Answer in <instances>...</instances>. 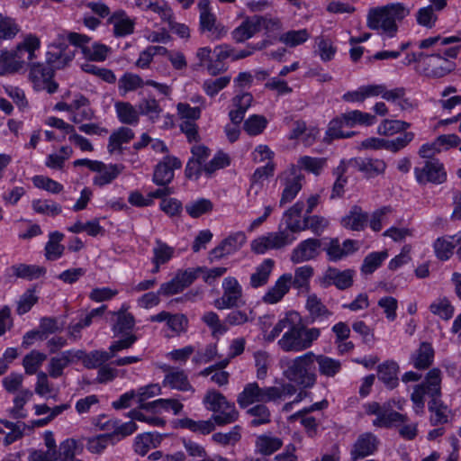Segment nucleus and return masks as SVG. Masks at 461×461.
Instances as JSON below:
<instances>
[{"mask_svg": "<svg viewBox=\"0 0 461 461\" xmlns=\"http://www.w3.org/2000/svg\"><path fill=\"white\" fill-rule=\"evenodd\" d=\"M409 14L410 9L402 3L372 8L367 14V26L393 37L398 31L397 22H402Z\"/></svg>", "mask_w": 461, "mask_h": 461, "instance_id": "1", "label": "nucleus"}, {"mask_svg": "<svg viewBox=\"0 0 461 461\" xmlns=\"http://www.w3.org/2000/svg\"><path fill=\"white\" fill-rule=\"evenodd\" d=\"M314 353L308 351L301 356L283 361V375L291 383L303 389L312 388L317 382Z\"/></svg>", "mask_w": 461, "mask_h": 461, "instance_id": "2", "label": "nucleus"}, {"mask_svg": "<svg viewBox=\"0 0 461 461\" xmlns=\"http://www.w3.org/2000/svg\"><path fill=\"white\" fill-rule=\"evenodd\" d=\"M320 335L321 331L317 328H306L303 324L293 322L277 344L285 352H301L311 348Z\"/></svg>", "mask_w": 461, "mask_h": 461, "instance_id": "3", "label": "nucleus"}, {"mask_svg": "<svg viewBox=\"0 0 461 461\" xmlns=\"http://www.w3.org/2000/svg\"><path fill=\"white\" fill-rule=\"evenodd\" d=\"M424 395L430 400H438L441 397V371L438 368L429 370L423 383L417 384L411 395L416 413H423Z\"/></svg>", "mask_w": 461, "mask_h": 461, "instance_id": "4", "label": "nucleus"}, {"mask_svg": "<svg viewBox=\"0 0 461 461\" xmlns=\"http://www.w3.org/2000/svg\"><path fill=\"white\" fill-rule=\"evenodd\" d=\"M222 295L213 302L218 310L238 308L245 303L242 300V287L235 277H225L222 281Z\"/></svg>", "mask_w": 461, "mask_h": 461, "instance_id": "5", "label": "nucleus"}, {"mask_svg": "<svg viewBox=\"0 0 461 461\" xmlns=\"http://www.w3.org/2000/svg\"><path fill=\"white\" fill-rule=\"evenodd\" d=\"M276 392V390L271 389V386L260 387L257 382L249 383L244 386L242 392L238 394L237 402L242 409L255 402L263 404L273 402Z\"/></svg>", "mask_w": 461, "mask_h": 461, "instance_id": "6", "label": "nucleus"}, {"mask_svg": "<svg viewBox=\"0 0 461 461\" xmlns=\"http://www.w3.org/2000/svg\"><path fill=\"white\" fill-rule=\"evenodd\" d=\"M354 276L353 269L339 270L330 267L319 278V284L323 288L334 285L339 290H346L353 285Z\"/></svg>", "mask_w": 461, "mask_h": 461, "instance_id": "7", "label": "nucleus"}, {"mask_svg": "<svg viewBox=\"0 0 461 461\" xmlns=\"http://www.w3.org/2000/svg\"><path fill=\"white\" fill-rule=\"evenodd\" d=\"M414 174L417 182L420 185L427 183L438 185L447 179L443 164L437 159L427 160L422 167H415Z\"/></svg>", "mask_w": 461, "mask_h": 461, "instance_id": "8", "label": "nucleus"}, {"mask_svg": "<svg viewBox=\"0 0 461 461\" xmlns=\"http://www.w3.org/2000/svg\"><path fill=\"white\" fill-rule=\"evenodd\" d=\"M245 242L246 235L243 232L230 234L209 252L208 259L212 263L231 255L238 251Z\"/></svg>", "mask_w": 461, "mask_h": 461, "instance_id": "9", "label": "nucleus"}, {"mask_svg": "<svg viewBox=\"0 0 461 461\" xmlns=\"http://www.w3.org/2000/svg\"><path fill=\"white\" fill-rule=\"evenodd\" d=\"M200 10L199 25L202 32H209L214 39H220L226 34V30L220 23H217L216 16L212 13L209 0H200L198 3Z\"/></svg>", "mask_w": 461, "mask_h": 461, "instance_id": "10", "label": "nucleus"}, {"mask_svg": "<svg viewBox=\"0 0 461 461\" xmlns=\"http://www.w3.org/2000/svg\"><path fill=\"white\" fill-rule=\"evenodd\" d=\"M68 40L70 43L81 47L86 58L93 61H104L109 52V48L104 44L95 43L91 47L85 46L89 41V38L83 34L69 32Z\"/></svg>", "mask_w": 461, "mask_h": 461, "instance_id": "11", "label": "nucleus"}, {"mask_svg": "<svg viewBox=\"0 0 461 461\" xmlns=\"http://www.w3.org/2000/svg\"><path fill=\"white\" fill-rule=\"evenodd\" d=\"M455 68V63L441 54L426 57L423 61L422 73L429 77H443Z\"/></svg>", "mask_w": 461, "mask_h": 461, "instance_id": "12", "label": "nucleus"}, {"mask_svg": "<svg viewBox=\"0 0 461 461\" xmlns=\"http://www.w3.org/2000/svg\"><path fill=\"white\" fill-rule=\"evenodd\" d=\"M304 176L300 169L293 167L290 172L284 177V190L279 201V206L292 202L301 191Z\"/></svg>", "mask_w": 461, "mask_h": 461, "instance_id": "13", "label": "nucleus"}, {"mask_svg": "<svg viewBox=\"0 0 461 461\" xmlns=\"http://www.w3.org/2000/svg\"><path fill=\"white\" fill-rule=\"evenodd\" d=\"M379 440L375 435L371 432L360 434L351 449L352 461L365 458L373 455L378 447Z\"/></svg>", "mask_w": 461, "mask_h": 461, "instance_id": "14", "label": "nucleus"}, {"mask_svg": "<svg viewBox=\"0 0 461 461\" xmlns=\"http://www.w3.org/2000/svg\"><path fill=\"white\" fill-rule=\"evenodd\" d=\"M321 242L318 239H307L300 242L292 251V262L298 264L315 259L321 253Z\"/></svg>", "mask_w": 461, "mask_h": 461, "instance_id": "15", "label": "nucleus"}, {"mask_svg": "<svg viewBox=\"0 0 461 461\" xmlns=\"http://www.w3.org/2000/svg\"><path fill=\"white\" fill-rule=\"evenodd\" d=\"M181 166V161L177 158L165 157L154 170L153 182L158 185H167L174 178V169L180 168Z\"/></svg>", "mask_w": 461, "mask_h": 461, "instance_id": "16", "label": "nucleus"}, {"mask_svg": "<svg viewBox=\"0 0 461 461\" xmlns=\"http://www.w3.org/2000/svg\"><path fill=\"white\" fill-rule=\"evenodd\" d=\"M351 164L367 178H374L383 175L387 167L383 159L372 158H356L351 160Z\"/></svg>", "mask_w": 461, "mask_h": 461, "instance_id": "17", "label": "nucleus"}, {"mask_svg": "<svg viewBox=\"0 0 461 461\" xmlns=\"http://www.w3.org/2000/svg\"><path fill=\"white\" fill-rule=\"evenodd\" d=\"M163 369L167 373L163 380L164 386H168L171 389H176L182 392L190 391L194 393V389L189 383L187 375L184 370L174 369L167 366Z\"/></svg>", "mask_w": 461, "mask_h": 461, "instance_id": "18", "label": "nucleus"}, {"mask_svg": "<svg viewBox=\"0 0 461 461\" xmlns=\"http://www.w3.org/2000/svg\"><path fill=\"white\" fill-rule=\"evenodd\" d=\"M368 218L367 212H364L361 207L354 205L348 213L341 219V225L351 230L361 231L366 228Z\"/></svg>", "mask_w": 461, "mask_h": 461, "instance_id": "19", "label": "nucleus"}, {"mask_svg": "<svg viewBox=\"0 0 461 461\" xmlns=\"http://www.w3.org/2000/svg\"><path fill=\"white\" fill-rule=\"evenodd\" d=\"M54 76V68L51 65L41 62H32L30 65L29 77L33 83L34 87L40 90L44 83L49 79H52Z\"/></svg>", "mask_w": 461, "mask_h": 461, "instance_id": "20", "label": "nucleus"}, {"mask_svg": "<svg viewBox=\"0 0 461 461\" xmlns=\"http://www.w3.org/2000/svg\"><path fill=\"white\" fill-rule=\"evenodd\" d=\"M314 364L317 363L321 375L327 378L335 377L341 371V362L326 355L314 354Z\"/></svg>", "mask_w": 461, "mask_h": 461, "instance_id": "21", "label": "nucleus"}, {"mask_svg": "<svg viewBox=\"0 0 461 461\" xmlns=\"http://www.w3.org/2000/svg\"><path fill=\"white\" fill-rule=\"evenodd\" d=\"M24 61L15 51L2 50L0 53V75L17 72L23 67Z\"/></svg>", "mask_w": 461, "mask_h": 461, "instance_id": "22", "label": "nucleus"}, {"mask_svg": "<svg viewBox=\"0 0 461 461\" xmlns=\"http://www.w3.org/2000/svg\"><path fill=\"white\" fill-rule=\"evenodd\" d=\"M304 208V203L299 201L286 210L284 213V221L285 230L292 234L302 231L303 221L300 220L301 214Z\"/></svg>", "mask_w": 461, "mask_h": 461, "instance_id": "23", "label": "nucleus"}, {"mask_svg": "<svg viewBox=\"0 0 461 461\" xmlns=\"http://www.w3.org/2000/svg\"><path fill=\"white\" fill-rule=\"evenodd\" d=\"M292 279L291 275H283L263 296V302L270 304L279 302L289 291V284Z\"/></svg>", "mask_w": 461, "mask_h": 461, "instance_id": "24", "label": "nucleus"}, {"mask_svg": "<svg viewBox=\"0 0 461 461\" xmlns=\"http://www.w3.org/2000/svg\"><path fill=\"white\" fill-rule=\"evenodd\" d=\"M398 371L399 366L396 362L386 361L378 366V379L389 389H393L398 385Z\"/></svg>", "mask_w": 461, "mask_h": 461, "instance_id": "25", "label": "nucleus"}, {"mask_svg": "<svg viewBox=\"0 0 461 461\" xmlns=\"http://www.w3.org/2000/svg\"><path fill=\"white\" fill-rule=\"evenodd\" d=\"M411 358L415 368L427 369L433 363L434 350L429 343L422 342Z\"/></svg>", "mask_w": 461, "mask_h": 461, "instance_id": "26", "label": "nucleus"}, {"mask_svg": "<svg viewBox=\"0 0 461 461\" xmlns=\"http://www.w3.org/2000/svg\"><path fill=\"white\" fill-rule=\"evenodd\" d=\"M258 15L246 19L232 32V38L237 42H244L259 32Z\"/></svg>", "mask_w": 461, "mask_h": 461, "instance_id": "27", "label": "nucleus"}, {"mask_svg": "<svg viewBox=\"0 0 461 461\" xmlns=\"http://www.w3.org/2000/svg\"><path fill=\"white\" fill-rule=\"evenodd\" d=\"M461 244V233L447 238H438L434 243L436 256L440 260H447L452 254L453 249Z\"/></svg>", "mask_w": 461, "mask_h": 461, "instance_id": "28", "label": "nucleus"}, {"mask_svg": "<svg viewBox=\"0 0 461 461\" xmlns=\"http://www.w3.org/2000/svg\"><path fill=\"white\" fill-rule=\"evenodd\" d=\"M305 307L309 312L312 322L329 318L332 315V312L323 304L321 298L315 294L308 295Z\"/></svg>", "mask_w": 461, "mask_h": 461, "instance_id": "29", "label": "nucleus"}, {"mask_svg": "<svg viewBox=\"0 0 461 461\" xmlns=\"http://www.w3.org/2000/svg\"><path fill=\"white\" fill-rule=\"evenodd\" d=\"M162 437L158 433L146 432L136 437L134 450L140 456H145L150 448L157 447L161 442Z\"/></svg>", "mask_w": 461, "mask_h": 461, "instance_id": "30", "label": "nucleus"}, {"mask_svg": "<svg viewBox=\"0 0 461 461\" xmlns=\"http://www.w3.org/2000/svg\"><path fill=\"white\" fill-rule=\"evenodd\" d=\"M124 169V166L122 164H110L106 165L104 163V167L101 170L96 171L98 174L94 177V185L98 186H104L112 183Z\"/></svg>", "mask_w": 461, "mask_h": 461, "instance_id": "31", "label": "nucleus"}, {"mask_svg": "<svg viewBox=\"0 0 461 461\" xmlns=\"http://www.w3.org/2000/svg\"><path fill=\"white\" fill-rule=\"evenodd\" d=\"M134 138V133L131 129L127 127H121L116 131L113 132L109 138L107 146L109 153L113 154L115 151L122 152V144L130 142Z\"/></svg>", "mask_w": 461, "mask_h": 461, "instance_id": "32", "label": "nucleus"}, {"mask_svg": "<svg viewBox=\"0 0 461 461\" xmlns=\"http://www.w3.org/2000/svg\"><path fill=\"white\" fill-rule=\"evenodd\" d=\"M114 107L118 119L122 123L136 125L139 122L140 114L138 107L136 108L128 102H117Z\"/></svg>", "mask_w": 461, "mask_h": 461, "instance_id": "33", "label": "nucleus"}, {"mask_svg": "<svg viewBox=\"0 0 461 461\" xmlns=\"http://www.w3.org/2000/svg\"><path fill=\"white\" fill-rule=\"evenodd\" d=\"M117 316L116 322L113 326V331L114 336L127 335L131 333V330L135 325V320L131 313L127 312L126 309L122 307L117 312H114Z\"/></svg>", "mask_w": 461, "mask_h": 461, "instance_id": "34", "label": "nucleus"}, {"mask_svg": "<svg viewBox=\"0 0 461 461\" xmlns=\"http://www.w3.org/2000/svg\"><path fill=\"white\" fill-rule=\"evenodd\" d=\"M125 16L126 14L123 11H118L108 19V23H113V33L116 37H122L133 32V23L129 18H125Z\"/></svg>", "mask_w": 461, "mask_h": 461, "instance_id": "35", "label": "nucleus"}, {"mask_svg": "<svg viewBox=\"0 0 461 461\" xmlns=\"http://www.w3.org/2000/svg\"><path fill=\"white\" fill-rule=\"evenodd\" d=\"M63 238V233L59 231L50 233L49 241L45 246V256L48 260H57L62 256L65 247L60 244V241Z\"/></svg>", "mask_w": 461, "mask_h": 461, "instance_id": "36", "label": "nucleus"}, {"mask_svg": "<svg viewBox=\"0 0 461 461\" xmlns=\"http://www.w3.org/2000/svg\"><path fill=\"white\" fill-rule=\"evenodd\" d=\"M32 392L29 389L21 390L16 394L14 399V407L8 411L11 418L19 420L27 417V412L23 407L32 399Z\"/></svg>", "mask_w": 461, "mask_h": 461, "instance_id": "37", "label": "nucleus"}, {"mask_svg": "<svg viewBox=\"0 0 461 461\" xmlns=\"http://www.w3.org/2000/svg\"><path fill=\"white\" fill-rule=\"evenodd\" d=\"M212 419L217 426H225L233 423L239 419V411L233 402L221 408L217 412H213Z\"/></svg>", "mask_w": 461, "mask_h": 461, "instance_id": "38", "label": "nucleus"}, {"mask_svg": "<svg viewBox=\"0 0 461 461\" xmlns=\"http://www.w3.org/2000/svg\"><path fill=\"white\" fill-rule=\"evenodd\" d=\"M273 267L274 261L272 259H265L263 263L257 267L256 272L250 276V285L253 288L265 285L268 282Z\"/></svg>", "mask_w": 461, "mask_h": 461, "instance_id": "39", "label": "nucleus"}, {"mask_svg": "<svg viewBox=\"0 0 461 461\" xmlns=\"http://www.w3.org/2000/svg\"><path fill=\"white\" fill-rule=\"evenodd\" d=\"M345 126L354 127L357 124L369 126L375 121V116L359 110L350 111L341 114Z\"/></svg>", "mask_w": 461, "mask_h": 461, "instance_id": "40", "label": "nucleus"}, {"mask_svg": "<svg viewBox=\"0 0 461 461\" xmlns=\"http://www.w3.org/2000/svg\"><path fill=\"white\" fill-rule=\"evenodd\" d=\"M179 426L184 429H188L193 432H199L203 435H207L215 429V423L212 417L207 420L195 421L189 418L179 420Z\"/></svg>", "mask_w": 461, "mask_h": 461, "instance_id": "41", "label": "nucleus"}, {"mask_svg": "<svg viewBox=\"0 0 461 461\" xmlns=\"http://www.w3.org/2000/svg\"><path fill=\"white\" fill-rule=\"evenodd\" d=\"M46 359V354L38 350H32L30 353L25 355L23 359V366L25 374L30 375L38 374V370Z\"/></svg>", "mask_w": 461, "mask_h": 461, "instance_id": "42", "label": "nucleus"}, {"mask_svg": "<svg viewBox=\"0 0 461 461\" xmlns=\"http://www.w3.org/2000/svg\"><path fill=\"white\" fill-rule=\"evenodd\" d=\"M174 248L168 246L160 240H156V247L153 249V263L156 265L154 272H158L159 266L169 261L174 255Z\"/></svg>", "mask_w": 461, "mask_h": 461, "instance_id": "43", "label": "nucleus"}, {"mask_svg": "<svg viewBox=\"0 0 461 461\" xmlns=\"http://www.w3.org/2000/svg\"><path fill=\"white\" fill-rule=\"evenodd\" d=\"M283 445L281 438L267 435H261L256 440L257 450L266 456L277 451Z\"/></svg>", "mask_w": 461, "mask_h": 461, "instance_id": "44", "label": "nucleus"}, {"mask_svg": "<svg viewBox=\"0 0 461 461\" xmlns=\"http://www.w3.org/2000/svg\"><path fill=\"white\" fill-rule=\"evenodd\" d=\"M408 421L406 415L399 413L395 411H384V412L376 417L373 424L377 427L389 428Z\"/></svg>", "mask_w": 461, "mask_h": 461, "instance_id": "45", "label": "nucleus"}, {"mask_svg": "<svg viewBox=\"0 0 461 461\" xmlns=\"http://www.w3.org/2000/svg\"><path fill=\"white\" fill-rule=\"evenodd\" d=\"M139 114L148 116L152 122L158 120L162 108L155 98H143L137 105Z\"/></svg>", "mask_w": 461, "mask_h": 461, "instance_id": "46", "label": "nucleus"}, {"mask_svg": "<svg viewBox=\"0 0 461 461\" xmlns=\"http://www.w3.org/2000/svg\"><path fill=\"white\" fill-rule=\"evenodd\" d=\"M429 411L432 413L430 417L431 425L436 426L447 422V407L440 399L430 400L429 402Z\"/></svg>", "mask_w": 461, "mask_h": 461, "instance_id": "47", "label": "nucleus"}, {"mask_svg": "<svg viewBox=\"0 0 461 461\" xmlns=\"http://www.w3.org/2000/svg\"><path fill=\"white\" fill-rule=\"evenodd\" d=\"M14 275L20 278L33 280L45 275L46 268L35 265L19 264L13 267Z\"/></svg>", "mask_w": 461, "mask_h": 461, "instance_id": "48", "label": "nucleus"}, {"mask_svg": "<svg viewBox=\"0 0 461 461\" xmlns=\"http://www.w3.org/2000/svg\"><path fill=\"white\" fill-rule=\"evenodd\" d=\"M266 237L268 240V247H270L271 249H278L285 247L295 240L293 234L285 229H280L278 231L270 232L266 235Z\"/></svg>", "mask_w": 461, "mask_h": 461, "instance_id": "49", "label": "nucleus"}, {"mask_svg": "<svg viewBox=\"0 0 461 461\" xmlns=\"http://www.w3.org/2000/svg\"><path fill=\"white\" fill-rule=\"evenodd\" d=\"M146 85L142 78L132 73H125L118 82V87L122 95H125L128 92L134 91Z\"/></svg>", "mask_w": 461, "mask_h": 461, "instance_id": "50", "label": "nucleus"}, {"mask_svg": "<svg viewBox=\"0 0 461 461\" xmlns=\"http://www.w3.org/2000/svg\"><path fill=\"white\" fill-rule=\"evenodd\" d=\"M203 402L208 411L217 412L221 408L229 404L230 402H229L221 393L216 390H209L205 393Z\"/></svg>", "mask_w": 461, "mask_h": 461, "instance_id": "51", "label": "nucleus"}, {"mask_svg": "<svg viewBox=\"0 0 461 461\" xmlns=\"http://www.w3.org/2000/svg\"><path fill=\"white\" fill-rule=\"evenodd\" d=\"M32 205L37 213L51 217H55L62 212L61 205L52 200H33Z\"/></svg>", "mask_w": 461, "mask_h": 461, "instance_id": "52", "label": "nucleus"}, {"mask_svg": "<svg viewBox=\"0 0 461 461\" xmlns=\"http://www.w3.org/2000/svg\"><path fill=\"white\" fill-rule=\"evenodd\" d=\"M247 413L254 417L250 421L251 427H258L260 425L268 424L271 421L270 411L265 404H257L249 408Z\"/></svg>", "mask_w": 461, "mask_h": 461, "instance_id": "53", "label": "nucleus"}, {"mask_svg": "<svg viewBox=\"0 0 461 461\" xmlns=\"http://www.w3.org/2000/svg\"><path fill=\"white\" fill-rule=\"evenodd\" d=\"M313 275V268L311 266H303L296 268L294 277L291 280L292 285L297 289L309 290V279Z\"/></svg>", "mask_w": 461, "mask_h": 461, "instance_id": "54", "label": "nucleus"}, {"mask_svg": "<svg viewBox=\"0 0 461 461\" xmlns=\"http://www.w3.org/2000/svg\"><path fill=\"white\" fill-rule=\"evenodd\" d=\"M241 427L240 425H235L232 429L225 433L216 432L212 435V438L217 444L227 446V445H234L239 442L241 438L240 434Z\"/></svg>", "mask_w": 461, "mask_h": 461, "instance_id": "55", "label": "nucleus"}, {"mask_svg": "<svg viewBox=\"0 0 461 461\" xmlns=\"http://www.w3.org/2000/svg\"><path fill=\"white\" fill-rule=\"evenodd\" d=\"M329 221L321 216L318 215H306L303 218L302 224V231L311 230L314 234L321 235L327 228Z\"/></svg>", "mask_w": 461, "mask_h": 461, "instance_id": "56", "label": "nucleus"}, {"mask_svg": "<svg viewBox=\"0 0 461 461\" xmlns=\"http://www.w3.org/2000/svg\"><path fill=\"white\" fill-rule=\"evenodd\" d=\"M102 428L104 429H113V432L112 433L113 437L114 435L126 437L132 434L137 429V425L133 421L120 423L119 420H111L102 425Z\"/></svg>", "mask_w": 461, "mask_h": 461, "instance_id": "57", "label": "nucleus"}, {"mask_svg": "<svg viewBox=\"0 0 461 461\" xmlns=\"http://www.w3.org/2000/svg\"><path fill=\"white\" fill-rule=\"evenodd\" d=\"M212 207V203L209 199L201 198L187 203L185 211L192 218H198L204 213L210 212Z\"/></svg>", "mask_w": 461, "mask_h": 461, "instance_id": "58", "label": "nucleus"}, {"mask_svg": "<svg viewBox=\"0 0 461 461\" xmlns=\"http://www.w3.org/2000/svg\"><path fill=\"white\" fill-rule=\"evenodd\" d=\"M410 126L411 124L404 121L385 119L379 125L378 133L381 135L391 136L394 133L405 131Z\"/></svg>", "mask_w": 461, "mask_h": 461, "instance_id": "59", "label": "nucleus"}, {"mask_svg": "<svg viewBox=\"0 0 461 461\" xmlns=\"http://www.w3.org/2000/svg\"><path fill=\"white\" fill-rule=\"evenodd\" d=\"M387 251L373 252L367 255L361 267V271L364 274H372L379 267L382 262L387 258Z\"/></svg>", "mask_w": 461, "mask_h": 461, "instance_id": "60", "label": "nucleus"}, {"mask_svg": "<svg viewBox=\"0 0 461 461\" xmlns=\"http://www.w3.org/2000/svg\"><path fill=\"white\" fill-rule=\"evenodd\" d=\"M309 33L306 29L298 31H289L279 37V41L289 47H295L305 42L309 39Z\"/></svg>", "mask_w": 461, "mask_h": 461, "instance_id": "61", "label": "nucleus"}, {"mask_svg": "<svg viewBox=\"0 0 461 461\" xmlns=\"http://www.w3.org/2000/svg\"><path fill=\"white\" fill-rule=\"evenodd\" d=\"M230 82V76H224L216 79H207L203 84L205 94L211 97L215 96L221 90L225 88Z\"/></svg>", "mask_w": 461, "mask_h": 461, "instance_id": "62", "label": "nucleus"}, {"mask_svg": "<svg viewBox=\"0 0 461 461\" xmlns=\"http://www.w3.org/2000/svg\"><path fill=\"white\" fill-rule=\"evenodd\" d=\"M326 161L327 159L324 158L304 156L299 158L298 163L301 167L318 176L325 167Z\"/></svg>", "mask_w": 461, "mask_h": 461, "instance_id": "63", "label": "nucleus"}, {"mask_svg": "<svg viewBox=\"0 0 461 461\" xmlns=\"http://www.w3.org/2000/svg\"><path fill=\"white\" fill-rule=\"evenodd\" d=\"M267 123V119L262 115H252L244 122V130L249 135H258L263 131Z\"/></svg>", "mask_w": 461, "mask_h": 461, "instance_id": "64", "label": "nucleus"}]
</instances>
